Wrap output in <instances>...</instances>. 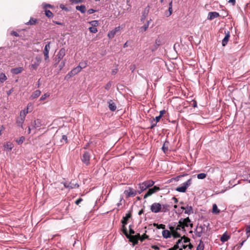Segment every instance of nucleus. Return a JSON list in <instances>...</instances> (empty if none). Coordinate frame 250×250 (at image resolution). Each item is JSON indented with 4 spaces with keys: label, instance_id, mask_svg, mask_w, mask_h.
I'll use <instances>...</instances> for the list:
<instances>
[{
    "label": "nucleus",
    "instance_id": "obj_1",
    "mask_svg": "<svg viewBox=\"0 0 250 250\" xmlns=\"http://www.w3.org/2000/svg\"><path fill=\"white\" fill-rule=\"evenodd\" d=\"M189 226L191 227H192L193 226V224L191 223V221L189 217L181 218L178 222V224L176 226V229L185 231L186 230L185 228Z\"/></svg>",
    "mask_w": 250,
    "mask_h": 250
},
{
    "label": "nucleus",
    "instance_id": "obj_2",
    "mask_svg": "<svg viewBox=\"0 0 250 250\" xmlns=\"http://www.w3.org/2000/svg\"><path fill=\"white\" fill-rule=\"evenodd\" d=\"M191 184V179H188L187 182L183 183L181 187H177L176 190L180 192H185L187 188Z\"/></svg>",
    "mask_w": 250,
    "mask_h": 250
},
{
    "label": "nucleus",
    "instance_id": "obj_3",
    "mask_svg": "<svg viewBox=\"0 0 250 250\" xmlns=\"http://www.w3.org/2000/svg\"><path fill=\"white\" fill-rule=\"evenodd\" d=\"M162 205L159 203H154L152 204L150 207V210L152 212L158 213L161 211Z\"/></svg>",
    "mask_w": 250,
    "mask_h": 250
},
{
    "label": "nucleus",
    "instance_id": "obj_4",
    "mask_svg": "<svg viewBox=\"0 0 250 250\" xmlns=\"http://www.w3.org/2000/svg\"><path fill=\"white\" fill-rule=\"evenodd\" d=\"M138 193V191H136L132 188H128V189L125 190L124 193L126 195L127 197H134Z\"/></svg>",
    "mask_w": 250,
    "mask_h": 250
},
{
    "label": "nucleus",
    "instance_id": "obj_5",
    "mask_svg": "<svg viewBox=\"0 0 250 250\" xmlns=\"http://www.w3.org/2000/svg\"><path fill=\"white\" fill-rule=\"evenodd\" d=\"M160 190V188L158 187L154 186L153 188H149L146 194L144 195V198H146L147 197L151 195L152 194L156 192L157 191Z\"/></svg>",
    "mask_w": 250,
    "mask_h": 250
},
{
    "label": "nucleus",
    "instance_id": "obj_6",
    "mask_svg": "<svg viewBox=\"0 0 250 250\" xmlns=\"http://www.w3.org/2000/svg\"><path fill=\"white\" fill-rule=\"evenodd\" d=\"M160 190V188L158 187L154 186L153 188H149L146 194L144 195V198H146L147 197L151 195L152 194L156 192L157 191Z\"/></svg>",
    "mask_w": 250,
    "mask_h": 250
},
{
    "label": "nucleus",
    "instance_id": "obj_7",
    "mask_svg": "<svg viewBox=\"0 0 250 250\" xmlns=\"http://www.w3.org/2000/svg\"><path fill=\"white\" fill-rule=\"evenodd\" d=\"M120 31V26L115 27L112 30L109 31L107 34V37L109 39H112L114 37L115 35Z\"/></svg>",
    "mask_w": 250,
    "mask_h": 250
},
{
    "label": "nucleus",
    "instance_id": "obj_8",
    "mask_svg": "<svg viewBox=\"0 0 250 250\" xmlns=\"http://www.w3.org/2000/svg\"><path fill=\"white\" fill-rule=\"evenodd\" d=\"M42 61V58L40 56H36L35 58V62L31 64V67L33 69L36 70L39 66Z\"/></svg>",
    "mask_w": 250,
    "mask_h": 250
},
{
    "label": "nucleus",
    "instance_id": "obj_9",
    "mask_svg": "<svg viewBox=\"0 0 250 250\" xmlns=\"http://www.w3.org/2000/svg\"><path fill=\"white\" fill-rule=\"evenodd\" d=\"M127 238L129 239L130 242L133 243V245L134 246L138 243V239L140 238V235L139 234L136 235H129V237Z\"/></svg>",
    "mask_w": 250,
    "mask_h": 250
},
{
    "label": "nucleus",
    "instance_id": "obj_10",
    "mask_svg": "<svg viewBox=\"0 0 250 250\" xmlns=\"http://www.w3.org/2000/svg\"><path fill=\"white\" fill-rule=\"evenodd\" d=\"M66 54V50L64 48H62L58 52L57 55V59L58 62H60L63 58L65 56Z\"/></svg>",
    "mask_w": 250,
    "mask_h": 250
},
{
    "label": "nucleus",
    "instance_id": "obj_11",
    "mask_svg": "<svg viewBox=\"0 0 250 250\" xmlns=\"http://www.w3.org/2000/svg\"><path fill=\"white\" fill-rule=\"evenodd\" d=\"M82 160L83 163L88 165L89 164L90 154L88 152H84L82 158Z\"/></svg>",
    "mask_w": 250,
    "mask_h": 250
},
{
    "label": "nucleus",
    "instance_id": "obj_12",
    "mask_svg": "<svg viewBox=\"0 0 250 250\" xmlns=\"http://www.w3.org/2000/svg\"><path fill=\"white\" fill-rule=\"evenodd\" d=\"M64 186L68 189H72L74 188H78L79 186L78 184L76 183L74 184L72 183V182L68 183V182H64L63 183Z\"/></svg>",
    "mask_w": 250,
    "mask_h": 250
},
{
    "label": "nucleus",
    "instance_id": "obj_13",
    "mask_svg": "<svg viewBox=\"0 0 250 250\" xmlns=\"http://www.w3.org/2000/svg\"><path fill=\"white\" fill-rule=\"evenodd\" d=\"M204 229V228L203 226H197L195 230V233L196 236L199 237H201L202 236Z\"/></svg>",
    "mask_w": 250,
    "mask_h": 250
},
{
    "label": "nucleus",
    "instance_id": "obj_14",
    "mask_svg": "<svg viewBox=\"0 0 250 250\" xmlns=\"http://www.w3.org/2000/svg\"><path fill=\"white\" fill-rule=\"evenodd\" d=\"M219 16V14L217 12H210L208 15V19L212 20Z\"/></svg>",
    "mask_w": 250,
    "mask_h": 250
},
{
    "label": "nucleus",
    "instance_id": "obj_15",
    "mask_svg": "<svg viewBox=\"0 0 250 250\" xmlns=\"http://www.w3.org/2000/svg\"><path fill=\"white\" fill-rule=\"evenodd\" d=\"M182 242L183 240L179 239L176 242L179 250H182L183 249H186L188 247V245Z\"/></svg>",
    "mask_w": 250,
    "mask_h": 250
},
{
    "label": "nucleus",
    "instance_id": "obj_16",
    "mask_svg": "<svg viewBox=\"0 0 250 250\" xmlns=\"http://www.w3.org/2000/svg\"><path fill=\"white\" fill-rule=\"evenodd\" d=\"M181 209L185 210L184 213L188 215L193 213L192 207L191 206H187L186 207H181Z\"/></svg>",
    "mask_w": 250,
    "mask_h": 250
},
{
    "label": "nucleus",
    "instance_id": "obj_17",
    "mask_svg": "<svg viewBox=\"0 0 250 250\" xmlns=\"http://www.w3.org/2000/svg\"><path fill=\"white\" fill-rule=\"evenodd\" d=\"M169 229L171 231L174 238H178L180 237V234L178 232L179 230L176 229V227L175 228L174 227L171 226L169 227Z\"/></svg>",
    "mask_w": 250,
    "mask_h": 250
},
{
    "label": "nucleus",
    "instance_id": "obj_18",
    "mask_svg": "<svg viewBox=\"0 0 250 250\" xmlns=\"http://www.w3.org/2000/svg\"><path fill=\"white\" fill-rule=\"evenodd\" d=\"M229 37H230L229 32V31H228L227 32L225 31V36L224 38L223 39L222 42V45L223 46H225V45H227V44L228 43V42L229 41Z\"/></svg>",
    "mask_w": 250,
    "mask_h": 250
},
{
    "label": "nucleus",
    "instance_id": "obj_19",
    "mask_svg": "<svg viewBox=\"0 0 250 250\" xmlns=\"http://www.w3.org/2000/svg\"><path fill=\"white\" fill-rule=\"evenodd\" d=\"M42 125V121L40 119H37L32 123L31 126L33 128H36L39 127Z\"/></svg>",
    "mask_w": 250,
    "mask_h": 250
},
{
    "label": "nucleus",
    "instance_id": "obj_20",
    "mask_svg": "<svg viewBox=\"0 0 250 250\" xmlns=\"http://www.w3.org/2000/svg\"><path fill=\"white\" fill-rule=\"evenodd\" d=\"M138 186L139 189L138 190V193L139 194H141L142 192L147 189V188L146 187V186L144 182L140 183L138 185Z\"/></svg>",
    "mask_w": 250,
    "mask_h": 250
},
{
    "label": "nucleus",
    "instance_id": "obj_21",
    "mask_svg": "<svg viewBox=\"0 0 250 250\" xmlns=\"http://www.w3.org/2000/svg\"><path fill=\"white\" fill-rule=\"evenodd\" d=\"M148 11H149V7L148 6L147 7L145 8V9L142 13V15L141 18V21L144 22V21L146 20V16L148 14Z\"/></svg>",
    "mask_w": 250,
    "mask_h": 250
},
{
    "label": "nucleus",
    "instance_id": "obj_22",
    "mask_svg": "<svg viewBox=\"0 0 250 250\" xmlns=\"http://www.w3.org/2000/svg\"><path fill=\"white\" fill-rule=\"evenodd\" d=\"M131 214L130 212H128L126 214L125 216H124L122 220V223L124 225H126L127 223L128 220L131 217Z\"/></svg>",
    "mask_w": 250,
    "mask_h": 250
},
{
    "label": "nucleus",
    "instance_id": "obj_23",
    "mask_svg": "<svg viewBox=\"0 0 250 250\" xmlns=\"http://www.w3.org/2000/svg\"><path fill=\"white\" fill-rule=\"evenodd\" d=\"M23 68L22 67L14 68L11 69V72L14 74H19L22 72Z\"/></svg>",
    "mask_w": 250,
    "mask_h": 250
},
{
    "label": "nucleus",
    "instance_id": "obj_24",
    "mask_svg": "<svg viewBox=\"0 0 250 250\" xmlns=\"http://www.w3.org/2000/svg\"><path fill=\"white\" fill-rule=\"evenodd\" d=\"M3 146L5 150L8 151H10L12 149L14 146L12 143L7 142L6 144L4 145Z\"/></svg>",
    "mask_w": 250,
    "mask_h": 250
},
{
    "label": "nucleus",
    "instance_id": "obj_25",
    "mask_svg": "<svg viewBox=\"0 0 250 250\" xmlns=\"http://www.w3.org/2000/svg\"><path fill=\"white\" fill-rule=\"evenodd\" d=\"M161 42L160 40L157 39L155 41V44L152 47L151 50L152 51H155L157 50L158 47L161 45Z\"/></svg>",
    "mask_w": 250,
    "mask_h": 250
},
{
    "label": "nucleus",
    "instance_id": "obj_26",
    "mask_svg": "<svg viewBox=\"0 0 250 250\" xmlns=\"http://www.w3.org/2000/svg\"><path fill=\"white\" fill-rule=\"evenodd\" d=\"M41 91L40 90H37L35 91L32 93V94L31 95L30 98L31 99H36L40 96V95H41Z\"/></svg>",
    "mask_w": 250,
    "mask_h": 250
},
{
    "label": "nucleus",
    "instance_id": "obj_27",
    "mask_svg": "<svg viewBox=\"0 0 250 250\" xmlns=\"http://www.w3.org/2000/svg\"><path fill=\"white\" fill-rule=\"evenodd\" d=\"M108 103L109 104L108 107L109 109L112 111H115L117 108L116 104L114 103H112V100H110Z\"/></svg>",
    "mask_w": 250,
    "mask_h": 250
},
{
    "label": "nucleus",
    "instance_id": "obj_28",
    "mask_svg": "<svg viewBox=\"0 0 250 250\" xmlns=\"http://www.w3.org/2000/svg\"><path fill=\"white\" fill-rule=\"evenodd\" d=\"M28 107L26 108V109L22 110L20 113V118L25 120V116H26V114L28 113Z\"/></svg>",
    "mask_w": 250,
    "mask_h": 250
},
{
    "label": "nucleus",
    "instance_id": "obj_29",
    "mask_svg": "<svg viewBox=\"0 0 250 250\" xmlns=\"http://www.w3.org/2000/svg\"><path fill=\"white\" fill-rule=\"evenodd\" d=\"M230 238V236L227 234L226 232L224 233L221 237V241L222 242H225L227 241Z\"/></svg>",
    "mask_w": 250,
    "mask_h": 250
},
{
    "label": "nucleus",
    "instance_id": "obj_30",
    "mask_svg": "<svg viewBox=\"0 0 250 250\" xmlns=\"http://www.w3.org/2000/svg\"><path fill=\"white\" fill-rule=\"evenodd\" d=\"M171 233L168 230H164L162 231V235L165 238H168L170 237Z\"/></svg>",
    "mask_w": 250,
    "mask_h": 250
},
{
    "label": "nucleus",
    "instance_id": "obj_31",
    "mask_svg": "<svg viewBox=\"0 0 250 250\" xmlns=\"http://www.w3.org/2000/svg\"><path fill=\"white\" fill-rule=\"evenodd\" d=\"M76 9L80 11L82 13H84L86 11V7L84 5H78L76 7Z\"/></svg>",
    "mask_w": 250,
    "mask_h": 250
},
{
    "label": "nucleus",
    "instance_id": "obj_32",
    "mask_svg": "<svg viewBox=\"0 0 250 250\" xmlns=\"http://www.w3.org/2000/svg\"><path fill=\"white\" fill-rule=\"evenodd\" d=\"M144 184L146 185L147 188L152 187L154 184V182L152 180H147L144 182Z\"/></svg>",
    "mask_w": 250,
    "mask_h": 250
},
{
    "label": "nucleus",
    "instance_id": "obj_33",
    "mask_svg": "<svg viewBox=\"0 0 250 250\" xmlns=\"http://www.w3.org/2000/svg\"><path fill=\"white\" fill-rule=\"evenodd\" d=\"M212 212L213 213L215 214H218L220 212V209H219L218 208V207H217L216 204H214L213 205V206H212Z\"/></svg>",
    "mask_w": 250,
    "mask_h": 250
},
{
    "label": "nucleus",
    "instance_id": "obj_34",
    "mask_svg": "<svg viewBox=\"0 0 250 250\" xmlns=\"http://www.w3.org/2000/svg\"><path fill=\"white\" fill-rule=\"evenodd\" d=\"M24 120H25L24 119L21 118H18L17 120V122H16L18 126L19 127H22V125L24 122Z\"/></svg>",
    "mask_w": 250,
    "mask_h": 250
},
{
    "label": "nucleus",
    "instance_id": "obj_35",
    "mask_svg": "<svg viewBox=\"0 0 250 250\" xmlns=\"http://www.w3.org/2000/svg\"><path fill=\"white\" fill-rule=\"evenodd\" d=\"M50 42H48L47 44L45 45L44 50H43V53H49V50L50 49Z\"/></svg>",
    "mask_w": 250,
    "mask_h": 250
},
{
    "label": "nucleus",
    "instance_id": "obj_36",
    "mask_svg": "<svg viewBox=\"0 0 250 250\" xmlns=\"http://www.w3.org/2000/svg\"><path fill=\"white\" fill-rule=\"evenodd\" d=\"M169 205L167 204H164L162 205V209L161 211L162 212H167L169 210Z\"/></svg>",
    "mask_w": 250,
    "mask_h": 250
},
{
    "label": "nucleus",
    "instance_id": "obj_37",
    "mask_svg": "<svg viewBox=\"0 0 250 250\" xmlns=\"http://www.w3.org/2000/svg\"><path fill=\"white\" fill-rule=\"evenodd\" d=\"M7 80V77L5 74L3 73L0 74V82L3 83L5 81Z\"/></svg>",
    "mask_w": 250,
    "mask_h": 250
},
{
    "label": "nucleus",
    "instance_id": "obj_38",
    "mask_svg": "<svg viewBox=\"0 0 250 250\" xmlns=\"http://www.w3.org/2000/svg\"><path fill=\"white\" fill-rule=\"evenodd\" d=\"M37 22V20L33 18H31L29 21L26 23L27 25H34Z\"/></svg>",
    "mask_w": 250,
    "mask_h": 250
},
{
    "label": "nucleus",
    "instance_id": "obj_39",
    "mask_svg": "<svg viewBox=\"0 0 250 250\" xmlns=\"http://www.w3.org/2000/svg\"><path fill=\"white\" fill-rule=\"evenodd\" d=\"M207 176V174L204 173H201L197 175V177L199 179H204Z\"/></svg>",
    "mask_w": 250,
    "mask_h": 250
},
{
    "label": "nucleus",
    "instance_id": "obj_40",
    "mask_svg": "<svg viewBox=\"0 0 250 250\" xmlns=\"http://www.w3.org/2000/svg\"><path fill=\"white\" fill-rule=\"evenodd\" d=\"M87 65V62L84 61L83 62H80L78 66L80 67V68L82 69V68H85Z\"/></svg>",
    "mask_w": 250,
    "mask_h": 250
},
{
    "label": "nucleus",
    "instance_id": "obj_41",
    "mask_svg": "<svg viewBox=\"0 0 250 250\" xmlns=\"http://www.w3.org/2000/svg\"><path fill=\"white\" fill-rule=\"evenodd\" d=\"M49 96L50 94L49 93H46L41 96V97L40 99V101H44L46 98L49 97Z\"/></svg>",
    "mask_w": 250,
    "mask_h": 250
},
{
    "label": "nucleus",
    "instance_id": "obj_42",
    "mask_svg": "<svg viewBox=\"0 0 250 250\" xmlns=\"http://www.w3.org/2000/svg\"><path fill=\"white\" fill-rule=\"evenodd\" d=\"M45 14L46 17L48 18H51L53 16V13L49 10H45Z\"/></svg>",
    "mask_w": 250,
    "mask_h": 250
},
{
    "label": "nucleus",
    "instance_id": "obj_43",
    "mask_svg": "<svg viewBox=\"0 0 250 250\" xmlns=\"http://www.w3.org/2000/svg\"><path fill=\"white\" fill-rule=\"evenodd\" d=\"M180 239H182L183 240V242L184 244H188L189 243V241H190V239L189 238L187 237H185V236H184L183 237H182Z\"/></svg>",
    "mask_w": 250,
    "mask_h": 250
},
{
    "label": "nucleus",
    "instance_id": "obj_44",
    "mask_svg": "<svg viewBox=\"0 0 250 250\" xmlns=\"http://www.w3.org/2000/svg\"><path fill=\"white\" fill-rule=\"evenodd\" d=\"M149 21H148L144 26L141 27V29L144 31H146L149 26Z\"/></svg>",
    "mask_w": 250,
    "mask_h": 250
},
{
    "label": "nucleus",
    "instance_id": "obj_45",
    "mask_svg": "<svg viewBox=\"0 0 250 250\" xmlns=\"http://www.w3.org/2000/svg\"><path fill=\"white\" fill-rule=\"evenodd\" d=\"M125 225L123 224V227H123V231L126 237H129V234H128V233L127 232V229H126V227H125Z\"/></svg>",
    "mask_w": 250,
    "mask_h": 250
},
{
    "label": "nucleus",
    "instance_id": "obj_46",
    "mask_svg": "<svg viewBox=\"0 0 250 250\" xmlns=\"http://www.w3.org/2000/svg\"><path fill=\"white\" fill-rule=\"evenodd\" d=\"M81 70L82 69L80 68V67H79L78 66H77V67L72 69L75 75L79 73L81 71Z\"/></svg>",
    "mask_w": 250,
    "mask_h": 250
},
{
    "label": "nucleus",
    "instance_id": "obj_47",
    "mask_svg": "<svg viewBox=\"0 0 250 250\" xmlns=\"http://www.w3.org/2000/svg\"><path fill=\"white\" fill-rule=\"evenodd\" d=\"M24 140L25 137L23 136H21L19 138V139L17 140L16 142L19 145H20L21 144L24 142Z\"/></svg>",
    "mask_w": 250,
    "mask_h": 250
},
{
    "label": "nucleus",
    "instance_id": "obj_48",
    "mask_svg": "<svg viewBox=\"0 0 250 250\" xmlns=\"http://www.w3.org/2000/svg\"><path fill=\"white\" fill-rule=\"evenodd\" d=\"M89 30L90 32L92 33H96L98 31L97 28L93 26L90 27Z\"/></svg>",
    "mask_w": 250,
    "mask_h": 250
},
{
    "label": "nucleus",
    "instance_id": "obj_49",
    "mask_svg": "<svg viewBox=\"0 0 250 250\" xmlns=\"http://www.w3.org/2000/svg\"><path fill=\"white\" fill-rule=\"evenodd\" d=\"M89 23L93 26L95 27L98 25V21H92L89 22Z\"/></svg>",
    "mask_w": 250,
    "mask_h": 250
},
{
    "label": "nucleus",
    "instance_id": "obj_50",
    "mask_svg": "<svg viewBox=\"0 0 250 250\" xmlns=\"http://www.w3.org/2000/svg\"><path fill=\"white\" fill-rule=\"evenodd\" d=\"M111 85H112V82H109L107 83H106L105 84V85L104 86V88L105 89L108 90L111 87Z\"/></svg>",
    "mask_w": 250,
    "mask_h": 250
},
{
    "label": "nucleus",
    "instance_id": "obj_51",
    "mask_svg": "<svg viewBox=\"0 0 250 250\" xmlns=\"http://www.w3.org/2000/svg\"><path fill=\"white\" fill-rule=\"evenodd\" d=\"M65 61L66 60H64L63 61H62L61 64H60L59 65V68H60V70L61 71L62 68L63 67L65 66Z\"/></svg>",
    "mask_w": 250,
    "mask_h": 250
},
{
    "label": "nucleus",
    "instance_id": "obj_52",
    "mask_svg": "<svg viewBox=\"0 0 250 250\" xmlns=\"http://www.w3.org/2000/svg\"><path fill=\"white\" fill-rule=\"evenodd\" d=\"M172 13V7H168V12L166 14V16L168 17H169Z\"/></svg>",
    "mask_w": 250,
    "mask_h": 250
},
{
    "label": "nucleus",
    "instance_id": "obj_53",
    "mask_svg": "<svg viewBox=\"0 0 250 250\" xmlns=\"http://www.w3.org/2000/svg\"><path fill=\"white\" fill-rule=\"evenodd\" d=\"M204 250V245L200 243L199 244V245L197 247V250Z\"/></svg>",
    "mask_w": 250,
    "mask_h": 250
},
{
    "label": "nucleus",
    "instance_id": "obj_54",
    "mask_svg": "<svg viewBox=\"0 0 250 250\" xmlns=\"http://www.w3.org/2000/svg\"><path fill=\"white\" fill-rule=\"evenodd\" d=\"M151 126H150V128L152 129V128H154L155 126H156L157 123L155 122L153 120L151 121Z\"/></svg>",
    "mask_w": 250,
    "mask_h": 250
},
{
    "label": "nucleus",
    "instance_id": "obj_55",
    "mask_svg": "<svg viewBox=\"0 0 250 250\" xmlns=\"http://www.w3.org/2000/svg\"><path fill=\"white\" fill-rule=\"evenodd\" d=\"M44 56V60L46 62H49V53H43Z\"/></svg>",
    "mask_w": 250,
    "mask_h": 250
},
{
    "label": "nucleus",
    "instance_id": "obj_56",
    "mask_svg": "<svg viewBox=\"0 0 250 250\" xmlns=\"http://www.w3.org/2000/svg\"><path fill=\"white\" fill-rule=\"evenodd\" d=\"M72 3H78L83 1V0H69Z\"/></svg>",
    "mask_w": 250,
    "mask_h": 250
},
{
    "label": "nucleus",
    "instance_id": "obj_57",
    "mask_svg": "<svg viewBox=\"0 0 250 250\" xmlns=\"http://www.w3.org/2000/svg\"><path fill=\"white\" fill-rule=\"evenodd\" d=\"M74 75H75V74H74V72L72 70L71 71H70L67 74V76H69V77H71Z\"/></svg>",
    "mask_w": 250,
    "mask_h": 250
},
{
    "label": "nucleus",
    "instance_id": "obj_58",
    "mask_svg": "<svg viewBox=\"0 0 250 250\" xmlns=\"http://www.w3.org/2000/svg\"><path fill=\"white\" fill-rule=\"evenodd\" d=\"M165 146H166V143H164V144L162 147V149L165 153H166V151H167L168 150V147L167 146L166 147Z\"/></svg>",
    "mask_w": 250,
    "mask_h": 250
},
{
    "label": "nucleus",
    "instance_id": "obj_59",
    "mask_svg": "<svg viewBox=\"0 0 250 250\" xmlns=\"http://www.w3.org/2000/svg\"><path fill=\"white\" fill-rule=\"evenodd\" d=\"M162 117L161 116H160L159 115L156 117L155 119H153V120H154V121H155V122L156 123H158L160 119Z\"/></svg>",
    "mask_w": 250,
    "mask_h": 250
},
{
    "label": "nucleus",
    "instance_id": "obj_60",
    "mask_svg": "<svg viewBox=\"0 0 250 250\" xmlns=\"http://www.w3.org/2000/svg\"><path fill=\"white\" fill-rule=\"evenodd\" d=\"M118 71V69L117 68H115L112 70L111 73L112 75H114L117 73Z\"/></svg>",
    "mask_w": 250,
    "mask_h": 250
},
{
    "label": "nucleus",
    "instance_id": "obj_61",
    "mask_svg": "<svg viewBox=\"0 0 250 250\" xmlns=\"http://www.w3.org/2000/svg\"><path fill=\"white\" fill-rule=\"evenodd\" d=\"M136 69V66L135 64H132L131 65H130V70L132 71V72H133Z\"/></svg>",
    "mask_w": 250,
    "mask_h": 250
},
{
    "label": "nucleus",
    "instance_id": "obj_62",
    "mask_svg": "<svg viewBox=\"0 0 250 250\" xmlns=\"http://www.w3.org/2000/svg\"><path fill=\"white\" fill-rule=\"evenodd\" d=\"M178 249V246H177V244H176L173 247L168 249V250H177Z\"/></svg>",
    "mask_w": 250,
    "mask_h": 250
},
{
    "label": "nucleus",
    "instance_id": "obj_63",
    "mask_svg": "<svg viewBox=\"0 0 250 250\" xmlns=\"http://www.w3.org/2000/svg\"><path fill=\"white\" fill-rule=\"evenodd\" d=\"M135 233V231L133 229H132L131 228V226H129V235H132Z\"/></svg>",
    "mask_w": 250,
    "mask_h": 250
},
{
    "label": "nucleus",
    "instance_id": "obj_64",
    "mask_svg": "<svg viewBox=\"0 0 250 250\" xmlns=\"http://www.w3.org/2000/svg\"><path fill=\"white\" fill-rule=\"evenodd\" d=\"M96 11L93 9H90L87 11V13L88 14H92L94 13Z\"/></svg>",
    "mask_w": 250,
    "mask_h": 250
}]
</instances>
